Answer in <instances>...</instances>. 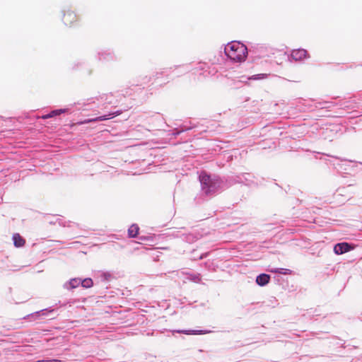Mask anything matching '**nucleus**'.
I'll return each mask as SVG.
<instances>
[{"label":"nucleus","mask_w":362,"mask_h":362,"mask_svg":"<svg viewBox=\"0 0 362 362\" xmlns=\"http://www.w3.org/2000/svg\"><path fill=\"white\" fill-rule=\"evenodd\" d=\"M200 182L202 185L203 189L207 188L206 190V193H209V188L211 187V180L210 176L207 175L205 173H203L200 175Z\"/></svg>","instance_id":"nucleus-6"},{"label":"nucleus","mask_w":362,"mask_h":362,"mask_svg":"<svg viewBox=\"0 0 362 362\" xmlns=\"http://www.w3.org/2000/svg\"><path fill=\"white\" fill-rule=\"evenodd\" d=\"M353 247L347 243H341L337 244L334 247V251L337 255L350 251Z\"/></svg>","instance_id":"nucleus-4"},{"label":"nucleus","mask_w":362,"mask_h":362,"mask_svg":"<svg viewBox=\"0 0 362 362\" xmlns=\"http://www.w3.org/2000/svg\"><path fill=\"white\" fill-rule=\"evenodd\" d=\"M139 231V227L136 224H132L128 229V236L129 238H135Z\"/></svg>","instance_id":"nucleus-9"},{"label":"nucleus","mask_w":362,"mask_h":362,"mask_svg":"<svg viewBox=\"0 0 362 362\" xmlns=\"http://www.w3.org/2000/svg\"><path fill=\"white\" fill-rule=\"evenodd\" d=\"M62 112V110H54L52 111L50 114L46 115L44 117V118H48V117H51L54 115H59L61 112Z\"/></svg>","instance_id":"nucleus-14"},{"label":"nucleus","mask_w":362,"mask_h":362,"mask_svg":"<svg viewBox=\"0 0 362 362\" xmlns=\"http://www.w3.org/2000/svg\"><path fill=\"white\" fill-rule=\"evenodd\" d=\"M226 54L235 62H244L247 56V47L239 42H232L225 47Z\"/></svg>","instance_id":"nucleus-1"},{"label":"nucleus","mask_w":362,"mask_h":362,"mask_svg":"<svg viewBox=\"0 0 362 362\" xmlns=\"http://www.w3.org/2000/svg\"><path fill=\"white\" fill-rule=\"evenodd\" d=\"M77 20V16L74 11L68 10L64 12L62 21L65 25L72 26Z\"/></svg>","instance_id":"nucleus-2"},{"label":"nucleus","mask_w":362,"mask_h":362,"mask_svg":"<svg viewBox=\"0 0 362 362\" xmlns=\"http://www.w3.org/2000/svg\"><path fill=\"white\" fill-rule=\"evenodd\" d=\"M270 280V276L266 274H262L257 276L256 283L259 286L267 285Z\"/></svg>","instance_id":"nucleus-7"},{"label":"nucleus","mask_w":362,"mask_h":362,"mask_svg":"<svg viewBox=\"0 0 362 362\" xmlns=\"http://www.w3.org/2000/svg\"><path fill=\"white\" fill-rule=\"evenodd\" d=\"M308 52L304 49H294L291 52V57L296 61H300L306 58Z\"/></svg>","instance_id":"nucleus-5"},{"label":"nucleus","mask_w":362,"mask_h":362,"mask_svg":"<svg viewBox=\"0 0 362 362\" xmlns=\"http://www.w3.org/2000/svg\"><path fill=\"white\" fill-rule=\"evenodd\" d=\"M271 272L275 274H281L284 275H290L292 274V271L289 269H272L270 270Z\"/></svg>","instance_id":"nucleus-10"},{"label":"nucleus","mask_w":362,"mask_h":362,"mask_svg":"<svg viewBox=\"0 0 362 362\" xmlns=\"http://www.w3.org/2000/svg\"><path fill=\"white\" fill-rule=\"evenodd\" d=\"M81 284L80 279H72L69 281V286L71 288H77Z\"/></svg>","instance_id":"nucleus-12"},{"label":"nucleus","mask_w":362,"mask_h":362,"mask_svg":"<svg viewBox=\"0 0 362 362\" xmlns=\"http://www.w3.org/2000/svg\"><path fill=\"white\" fill-rule=\"evenodd\" d=\"M122 113V110H117L115 112L110 113L109 115L100 116V117H98L95 118L85 120L84 122H83L81 123L86 124V123H89V122H93L104 121V120L109 119L111 117H114L120 115Z\"/></svg>","instance_id":"nucleus-3"},{"label":"nucleus","mask_w":362,"mask_h":362,"mask_svg":"<svg viewBox=\"0 0 362 362\" xmlns=\"http://www.w3.org/2000/svg\"><path fill=\"white\" fill-rule=\"evenodd\" d=\"M180 332L185 333L186 334H202L206 333V332L202 330L180 331Z\"/></svg>","instance_id":"nucleus-13"},{"label":"nucleus","mask_w":362,"mask_h":362,"mask_svg":"<svg viewBox=\"0 0 362 362\" xmlns=\"http://www.w3.org/2000/svg\"><path fill=\"white\" fill-rule=\"evenodd\" d=\"M13 240L14 245L17 247H23L25 243V239L22 238L19 233L13 234Z\"/></svg>","instance_id":"nucleus-8"},{"label":"nucleus","mask_w":362,"mask_h":362,"mask_svg":"<svg viewBox=\"0 0 362 362\" xmlns=\"http://www.w3.org/2000/svg\"><path fill=\"white\" fill-rule=\"evenodd\" d=\"M81 284L83 287L88 288L93 286V282L91 279L87 278L84 279L83 280L81 279Z\"/></svg>","instance_id":"nucleus-11"},{"label":"nucleus","mask_w":362,"mask_h":362,"mask_svg":"<svg viewBox=\"0 0 362 362\" xmlns=\"http://www.w3.org/2000/svg\"><path fill=\"white\" fill-rule=\"evenodd\" d=\"M259 76H262V77H257L256 78H264V76H266V74H259Z\"/></svg>","instance_id":"nucleus-15"}]
</instances>
